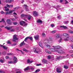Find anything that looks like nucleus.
<instances>
[{
    "label": "nucleus",
    "mask_w": 73,
    "mask_h": 73,
    "mask_svg": "<svg viewBox=\"0 0 73 73\" xmlns=\"http://www.w3.org/2000/svg\"><path fill=\"white\" fill-rule=\"evenodd\" d=\"M68 23H69V21H64V24H68Z\"/></svg>",
    "instance_id": "nucleus-29"
},
{
    "label": "nucleus",
    "mask_w": 73,
    "mask_h": 73,
    "mask_svg": "<svg viewBox=\"0 0 73 73\" xmlns=\"http://www.w3.org/2000/svg\"><path fill=\"white\" fill-rule=\"evenodd\" d=\"M13 1V0H6V3H11L12 1Z\"/></svg>",
    "instance_id": "nucleus-15"
},
{
    "label": "nucleus",
    "mask_w": 73,
    "mask_h": 73,
    "mask_svg": "<svg viewBox=\"0 0 73 73\" xmlns=\"http://www.w3.org/2000/svg\"><path fill=\"white\" fill-rule=\"evenodd\" d=\"M68 32L72 34H73V31L71 30H69L68 31Z\"/></svg>",
    "instance_id": "nucleus-17"
},
{
    "label": "nucleus",
    "mask_w": 73,
    "mask_h": 73,
    "mask_svg": "<svg viewBox=\"0 0 73 73\" xmlns=\"http://www.w3.org/2000/svg\"><path fill=\"white\" fill-rule=\"evenodd\" d=\"M1 21L3 22V23H5V20L4 19H2Z\"/></svg>",
    "instance_id": "nucleus-47"
},
{
    "label": "nucleus",
    "mask_w": 73,
    "mask_h": 73,
    "mask_svg": "<svg viewBox=\"0 0 73 73\" xmlns=\"http://www.w3.org/2000/svg\"><path fill=\"white\" fill-rule=\"evenodd\" d=\"M57 59L58 60H61L62 59V57L61 56H60L57 58Z\"/></svg>",
    "instance_id": "nucleus-30"
},
{
    "label": "nucleus",
    "mask_w": 73,
    "mask_h": 73,
    "mask_svg": "<svg viewBox=\"0 0 73 73\" xmlns=\"http://www.w3.org/2000/svg\"><path fill=\"white\" fill-rule=\"evenodd\" d=\"M56 72L57 73H61V69L59 68H57Z\"/></svg>",
    "instance_id": "nucleus-9"
},
{
    "label": "nucleus",
    "mask_w": 73,
    "mask_h": 73,
    "mask_svg": "<svg viewBox=\"0 0 73 73\" xmlns=\"http://www.w3.org/2000/svg\"><path fill=\"white\" fill-rule=\"evenodd\" d=\"M31 69H32V70H33L35 69V68H34L33 67H31Z\"/></svg>",
    "instance_id": "nucleus-61"
},
{
    "label": "nucleus",
    "mask_w": 73,
    "mask_h": 73,
    "mask_svg": "<svg viewBox=\"0 0 73 73\" xmlns=\"http://www.w3.org/2000/svg\"><path fill=\"white\" fill-rule=\"evenodd\" d=\"M0 62H2V63H3V62H4V61H3V60H2V59H1L0 60Z\"/></svg>",
    "instance_id": "nucleus-52"
},
{
    "label": "nucleus",
    "mask_w": 73,
    "mask_h": 73,
    "mask_svg": "<svg viewBox=\"0 0 73 73\" xmlns=\"http://www.w3.org/2000/svg\"><path fill=\"white\" fill-rule=\"evenodd\" d=\"M64 67L65 68V69H68V66H67L66 65L64 66Z\"/></svg>",
    "instance_id": "nucleus-39"
},
{
    "label": "nucleus",
    "mask_w": 73,
    "mask_h": 73,
    "mask_svg": "<svg viewBox=\"0 0 73 73\" xmlns=\"http://www.w3.org/2000/svg\"><path fill=\"white\" fill-rule=\"evenodd\" d=\"M27 16V15H24V14H22L21 15V17H26V16Z\"/></svg>",
    "instance_id": "nucleus-22"
},
{
    "label": "nucleus",
    "mask_w": 73,
    "mask_h": 73,
    "mask_svg": "<svg viewBox=\"0 0 73 73\" xmlns=\"http://www.w3.org/2000/svg\"><path fill=\"white\" fill-rule=\"evenodd\" d=\"M39 45L40 46H42V44H41V42H39Z\"/></svg>",
    "instance_id": "nucleus-40"
},
{
    "label": "nucleus",
    "mask_w": 73,
    "mask_h": 73,
    "mask_svg": "<svg viewBox=\"0 0 73 73\" xmlns=\"http://www.w3.org/2000/svg\"><path fill=\"white\" fill-rule=\"evenodd\" d=\"M69 52L71 53H73V51L70 50L69 51Z\"/></svg>",
    "instance_id": "nucleus-45"
},
{
    "label": "nucleus",
    "mask_w": 73,
    "mask_h": 73,
    "mask_svg": "<svg viewBox=\"0 0 73 73\" xmlns=\"http://www.w3.org/2000/svg\"><path fill=\"white\" fill-rule=\"evenodd\" d=\"M0 73H5V71L2 70H0Z\"/></svg>",
    "instance_id": "nucleus-41"
},
{
    "label": "nucleus",
    "mask_w": 73,
    "mask_h": 73,
    "mask_svg": "<svg viewBox=\"0 0 73 73\" xmlns=\"http://www.w3.org/2000/svg\"><path fill=\"white\" fill-rule=\"evenodd\" d=\"M25 44V43H24V41H23V42H22L21 44H20V46H23V45H24Z\"/></svg>",
    "instance_id": "nucleus-16"
},
{
    "label": "nucleus",
    "mask_w": 73,
    "mask_h": 73,
    "mask_svg": "<svg viewBox=\"0 0 73 73\" xmlns=\"http://www.w3.org/2000/svg\"><path fill=\"white\" fill-rule=\"evenodd\" d=\"M36 21L38 23H40V24H42V21L41 19H38Z\"/></svg>",
    "instance_id": "nucleus-12"
},
{
    "label": "nucleus",
    "mask_w": 73,
    "mask_h": 73,
    "mask_svg": "<svg viewBox=\"0 0 73 73\" xmlns=\"http://www.w3.org/2000/svg\"><path fill=\"white\" fill-rule=\"evenodd\" d=\"M45 51L46 53H49V54H51V52L49 51V50H46Z\"/></svg>",
    "instance_id": "nucleus-25"
},
{
    "label": "nucleus",
    "mask_w": 73,
    "mask_h": 73,
    "mask_svg": "<svg viewBox=\"0 0 73 73\" xmlns=\"http://www.w3.org/2000/svg\"><path fill=\"white\" fill-rule=\"evenodd\" d=\"M10 8H13V5H10Z\"/></svg>",
    "instance_id": "nucleus-55"
},
{
    "label": "nucleus",
    "mask_w": 73,
    "mask_h": 73,
    "mask_svg": "<svg viewBox=\"0 0 73 73\" xmlns=\"http://www.w3.org/2000/svg\"><path fill=\"white\" fill-rule=\"evenodd\" d=\"M33 15H34V16H37L38 15V14L37 12L36 11H34L33 12Z\"/></svg>",
    "instance_id": "nucleus-7"
},
{
    "label": "nucleus",
    "mask_w": 73,
    "mask_h": 73,
    "mask_svg": "<svg viewBox=\"0 0 73 73\" xmlns=\"http://www.w3.org/2000/svg\"><path fill=\"white\" fill-rule=\"evenodd\" d=\"M50 50L51 52H55V49L53 48H50Z\"/></svg>",
    "instance_id": "nucleus-24"
},
{
    "label": "nucleus",
    "mask_w": 73,
    "mask_h": 73,
    "mask_svg": "<svg viewBox=\"0 0 73 73\" xmlns=\"http://www.w3.org/2000/svg\"><path fill=\"white\" fill-rule=\"evenodd\" d=\"M65 4H67L68 3V1H67L66 0H65Z\"/></svg>",
    "instance_id": "nucleus-43"
},
{
    "label": "nucleus",
    "mask_w": 73,
    "mask_h": 73,
    "mask_svg": "<svg viewBox=\"0 0 73 73\" xmlns=\"http://www.w3.org/2000/svg\"><path fill=\"white\" fill-rule=\"evenodd\" d=\"M71 24H72V25H73V20H72L71 22Z\"/></svg>",
    "instance_id": "nucleus-64"
},
{
    "label": "nucleus",
    "mask_w": 73,
    "mask_h": 73,
    "mask_svg": "<svg viewBox=\"0 0 73 73\" xmlns=\"http://www.w3.org/2000/svg\"><path fill=\"white\" fill-rule=\"evenodd\" d=\"M23 50L25 52H28V50H27L26 49L23 48Z\"/></svg>",
    "instance_id": "nucleus-36"
},
{
    "label": "nucleus",
    "mask_w": 73,
    "mask_h": 73,
    "mask_svg": "<svg viewBox=\"0 0 73 73\" xmlns=\"http://www.w3.org/2000/svg\"><path fill=\"white\" fill-rule=\"evenodd\" d=\"M52 47H53L55 49H59L61 48V46L59 45L52 46Z\"/></svg>",
    "instance_id": "nucleus-4"
},
{
    "label": "nucleus",
    "mask_w": 73,
    "mask_h": 73,
    "mask_svg": "<svg viewBox=\"0 0 73 73\" xmlns=\"http://www.w3.org/2000/svg\"><path fill=\"white\" fill-rule=\"evenodd\" d=\"M58 42H62V38H60V39L59 40Z\"/></svg>",
    "instance_id": "nucleus-37"
},
{
    "label": "nucleus",
    "mask_w": 73,
    "mask_h": 73,
    "mask_svg": "<svg viewBox=\"0 0 73 73\" xmlns=\"http://www.w3.org/2000/svg\"><path fill=\"white\" fill-rule=\"evenodd\" d=\"M64 0H60V3H62V1H64Z\"/></svg>",
    "instance_id": "nucleus-60"
},
{
    "label": "nucleus",
    "mask_w": 73,
    "mask_h": 73,
    "mask_svg": "<svg viewBox=\"0 0 73 73\" xmlns=\"http://www.w3.org/2000/svg\"><path fill=\"white\" fill-rule=\"evenodd\" d=\"M70 39H71L70 37L69 36L64 38V40L65 41H69V40H70Z\"/></svg>",
    "instance_id": "nucleus-5"
},
{
    "label": "nucleus",
    "mask_w": 73,
    "mask_h": 73,
    "mask_svg": "<svg viewBox=\"0 0 73 73\" xmlns=\"http://www.w3.org/2000/svg\"><path fill=\"white\" fill-rule=\"evenodd\" d=\"M17 44V43H14L13 44H12V46H15V45H16Z\"/></svg>",
    "instance_id": "nucleus-44"
},
{
    "label": "nucleus",
    "mask_w": 73,
    "mask_h": 73,
    "mask_svg": "<svg viewBox=\"0 0 73 73\" xmlns=\"http://www.w3.org/2000/svg\"><path fill=\"white\" fill-rule=\"evenodd\" d=\"M29 38L30 39L31 41H32L33 40V38H32V36H29Z\"/></svg>",
    "instance_id": "nucleus-38"
},
{
    "label": "nucleus",
    "mask_w": 73,
    "mask_h": 73,
    "mask_svg": "<svg viewBox=\"0 0 73 73\" xmlns=\"http://www.w3.org/2000/svg\"><path fill=\"white\" fill-rule=\"evenodd\" d=\"M40 69H37L35 71V73H37V72H40Z\"/></svg>",
    "instance_id": "nucleus-35"
},
{
    "label": "nucleus",
    "mask_w": 73,
    "mask_h": 73,
    "mask_svg": "<svg viewBox=\"0 0 73 73\" xmlns=\"http://www.w3.org/2000/svg\"><path fill=\"white\" fill-rule=\"evenodd\" d=\"M14 11H15V10H14L9 11V14H11V13H12V12H13Z\"/></svg>",
    "instance_id": "nucleus-26"
},
{
    "label": "nucleus",
    "mask_w": 73,
    "mask_h": 73,
    "mask_svg": "<svg viewBox=\"0 0 73 73\" xmlns=\"http://www.w3.org/2000/svg\"><path fill=\"white\" fill-rule=\"evenodd\" d=\"M38 35H36V36H34V38L35 40H38Z\"/></svg>",
    "instance_id": "nucleus-21"
},
{
    "label": "nucleus",
    "mask_w": 73,
    "mask_h": 73,
    "mask_svg": "<svg viewBox=\"0 0 73 73\" xmlns=\"http://www.w3.org/2000/svg\"><path fill=\"white\" fill-rule=\"evenodd\" d=\"M56 52H57V53H60V54L64 53V51L61 50H56Z\"/></svg>",
    "instance_id": "nucleus-6"
},
{
    "label": "nucleus",
    "mask_w": 73,
    "mask_h": 73,
    "mask_svg": "<svg viewBox=\"0 0 73 73\" xmlns=\"http://www.w3.org/2000/svg\"><path fill=\"white\" fill-rule=\"evenodd\" d=\"M42 35L43 37H45V36H46L45 34L44 33H43L42 34Z\"/></svg>",
    "instance_id": "nucleus-46"
},
{
    "label": "nucleus",
    "mask_w": 73,
    "mask_h": 73,
    "mask_svg": "<svg viewBox=\"0 0 73 73\" xmlns=\"http://www.w3.org/2000/svg\"><path fill=\"white\" fill-rule=\"evenodd\" d=\"M25 24V22L24 21H21L20 22V24L21 25H23V24Z\"/></svg>",
    "instance_id": "nucleus-18"
},
{
    "label": "nucleus",
    "mask_w": 73,
    "mask_h": 73,
    "mask_svg": "<svg viewBox=\"0 0 73 73\" xmlns=\"http://www.w3.org/2000/svg\"><path fill=\"white\" fill-rule=\"evenodd\" d=\"M11 20H12V21H15V19L14 18L11 19Z\"/></svg>",
    "instance_id": "nucleus-50"
},
{
    "label": "nucleus",
    "mask_w": 73,
    "mask_h": 73,
    "mask_svg": "<svg viewBox=\"0 0 73 73\" xmlns=\"http://www.w3.org/2000/svg\"><path fill=\"white\" fill-rule=\"evenodd\" d=\"M13 38V41H14V42H16V40H18V38H17V35H14Z\"/></svg>",
    "instance_id": "nucleus-3"
},
{
    "label": "nucleus",
    "mask_w": 73,
    "mask_h": 73,
    "mask_svg": "<svg viewBox=\"0 0 73 73\" xmlns=\"http://www.w3.org/2000/svg\"><path fill=\"white\" fill-rule=\"evenodd\" d=\"M40 65H41V64H36V66H40Z\"/></svg>",
    "instance_id": "nucleus-54"
},
{
    "label": "nucleus",
    "mask_w": 73,
    "mask_h": 73,
    "mask_svg": "<svg viewBox=\"0 0 73 73\" xmlns=\"http://www.w3.org/2000/svg\"><path fill=\"white\" fill-rule=\"evenodd\" d=\"M3 48L4 49H5L6 50V49H8V47H6L5 46H3Z\"/></svg>",
    "instance_id": "nucleus-32"
},
{
    "label": "nucleus",
    "mask_w": 73,
    "mask_h": 73,
    "mask_svg": "<svg viewBox=\"0 0 73 73\" xmlns=\"http://www.w3.org/2000/svg\"><path fill=\"white\" fill-rule=\"evenodd\" d=\"M60 27H62V28H64V29H66L67 28V27L66 26H60Z\"/></svg>",
    "instance_id": "nucleus-27"
},
{
    "label": "nucleus",
    "mask_w": 73,
    "mask_h": 73,
    "mask_svg": "<svg viewBox=\"0 0 73 73\" xmlns=\"http://www.w3.org/2000/svg\"><path fill=\"white\" fill-rule=\"evenodd\" d=\"M46 45V47L47 48H50V46L48 45Z\"/></svg>",
    "instance_id": "nucleus-34"
},
{
    "label": "nucleus",
    "mask_w": 73,
    "mask_h": 73,
    "mask_svg": "<svg viewBox=\"0 0 73 73\" xmlns=\"http://www.w3.org/2000/svg\"><path fill=\"white\" fill-rule=\"evenodd\" d=\"M48 58L49 59H50L51 58V56H48Z\"/></svg>",
    "instance_id": "nucleus-59"
},
{
    "label": "nucleus",
    "mask_w": 73,
    "mask_h": 73,
    "mask_svg": "<svg viewBox=\"0 0 73 73\" xmlns=\"http://www.w3.org/2000/svg\"><path fill=\"white\" fill-rule=\"evenodd\" d=\"M60 38V35H57L55 36V38L56 39H58Z\"/></svg>",
    "instance_id": "nucleus-20"
},
{
    "label": "nucleus",
    "mask_w": 73,
    "mask_h": 73,
    "mask_svg": "<svg viewBox=\"0 0 73 73\" xmlns=\"http://www.w3.org/2000/svg\"><path fill=\"white\" fill-rule=\"evenodd\" d=\"M63 35L65 37H68V36H70L69 35L66 33H64L63 34Z\"/></svg>",
    "instance_id": "nucleus-13"
},
{
    "label": "nucleus",
    "mask_w": 73,
    "mask_h": 73,
    "mask_svg": "<svg viewBox=\"0 0 73 73\" xmlns=\"http://www.w3.org/2000/svg\"><path fill=\"white\" fill-rule=\"evenodd\" d=\"M7 44H10V43H11V42H10V41L9 40H8L7 42Z\"/></svg>",
    "instance_id": "nucleus-53"
},
{
    "label": "nucleus",
    "mask_w": 73,
    "mask_h": 73,
    "mask_svg": "<svg viewBox=\"0 0 73 73\" xmlns=\"http://www.w3.org/2000/svg\"><path fill=\"white\" fill-rule=\"evenodd\" d=\"M13 24H14V25H17V22H13Z\"/></svg>",
    "instance_id": "nucleus-42"
},
{
    "label": "nucleus",
    "mask_w": 73,
    "mask_h": 73,
    "mask_svg": "<svg viewBox=\"0 0 73 73\" xmlns=\"http://www.w3.org/2000/svg\"><path fill=\"white\" fill-rule=\"evenodd\" d=\"M17 70H20L19 69H17V68H15V71H17Z\"/></svg>",
    "instance_id": "nucleus-58"
},
{
    "label": "nucleus",
    "mask_w": 73,
    "mask_h": 73,
    "mask_svg": "<svg viewBox=\"0 0 73 73\" xmlns=\"http://www.w3.org/2000/svg\"><path fill=\"white\" fill-rule=\"evenodd\" d=\"M6 6H7V7H8V8H10V5L8 4L6 5Z\"/></svg>",
    "instance_id": "nucleus-49"
},
{
    "label": "nucleus",
    "mask_w": 73,
    "mask_h": 73,
    "mask_svg": "<svg viewBox=\"0 0 73 73\" xmlns=\"http://www.w3.org/2000/svg\"><path fill=\"white\" fill-rule=\"evenodd\" d=\"M56 33V31H52V33Z\"/></svg>",
    "instance_id": "nucleus-56"
},
{
    "label": "nucleus",
    "mask_w": 73,
    "mask_h": 73,
    "mask_svg": "<svg viewBox=\"0 0 73 73\" xmlns=\"http://www.w3.org/2000/svg\"><path fill=\"white\" fill-rule=\"evenodd\" d=\"M12 28V27H5V28H7V29L8 30H10V29H11V28Z\"/></svg>",
    "instance_id": "nucleus-28"
},
{
    "label": "nucleus",
    "mask_w": 73,
    "mask_h": 73,
    "mask_svg": "<svg viewBox=\"0 0 73 73\" xmlns=\"http://www.w3.org/2000/svg\"><path fill=\"white\" fill-rule=\"evenodd\" d=\"M11 32H14L15 31V29H13L11 30Z\"/></svg>",
    "instance_id": "nucleus-62"
},
{
    "label": "nucleus",
    "mask_w": 73,
    "mask_h": 73,
    "mask_svg": "<svg viewBox=\"0 0 73 73\" xmlns=\"http://www.w3.org/2000/svg\"><path fill=\"white\" fill-rule=\"evenodd\" d=\"M29 70V66H27L26 68L24 69L25 71H27V70Z\"/></svg>",
    "instance_id": "nucleus-14"
},
{
    "label": "nucleus",
    "mask_w": 73,
    "mask_h": 73,
    "mask_svg": "<svg viewBox=\"0 0 73 73\" xmlns=\"http://www.w3.org/2000/svg\"><path fill=\"white\" fill-rule=\"evenodd\" d=\"M25 7V10H26V11H29V10L28 8V6L26 5H24Z\"/></svg>",
    "instance_id": "nucleus-10"
},
{
    "label": "nucleus",
    "mask_w": 73,
    "mask_h": 73,
    "mask_svg": "<svg viewBox=\"0 0 73 73\" xmlns=\"http://www.w3.org/2000/svg\"><path fill=\"white\" fill-rule=\"evenodd\" d=\"M7 24H12V22H11V20L8 19L7 21Z\"/></svg>",
    "instance_id": "nucleus-11"
},
{
    "label": "nucleus",
    "mask_w": 73,
    "mask_h": 73,
    "mask_svg": "<svg viewBox=\"0 0 73 73\" xmlns=\"http://www.w3.org/2000/svg\"><path fill=\"white\" fill-rule=\"evenodd\" d=\"M5 10L6 11H9V9L7 8V7H5Z\"/></svg>",
    "instance_id": "nucleus-33"
},
{
    "label": "nucleus",
    "mask_w": 73,
    "mask_h": 73,
    "mask_svg": "<svg viewBox=\"0 0 73 73\" xmlns=\"http://www.w3.org/2000/svg\"><path fill=\"white\" fill-rule=\"evenodd\" d=\"M31 17H32L31 16V15H27V16H26V17H27V18H28L29 20H31Z\"/></svg>",
    "instance_id": "nucleus-8"
},
{
    "label": "nucleus",
    "mask_w": 73,
    "mask_h": 73,
    "mask_svg": "<svg viewBox=\"0 0 73 73\" xmlns=\"http://www.w3.org/2000/svg\"><path fill=\"white\" fill-rule=\"evenodd\" d=\"M34 52L35 53H37L38 54H39L41 52V51L40 50H38L37 49H35V50H34Z\"/></svg>",
    "instance_id": "nucleus-2"
},
{
    "label": "nucleus",
    "mask_w": 73,
    "mask_h": 73,
    "mask_svg": "<svg viewBox=\"0 0 73 73\" xmlns=\"http://www.w3.org/2000/svg\"><path fill=\"white\" fill-rule=\"evenodd\" d=\"M29 38V37H27L24 40L25 41H27V40H28V39Z\"/></svg>",
    "instance_id": "nucleus-31"
},
{
    "label": "nucleus",
    "mask_w": 73,
    "mask_h": 73,
    "mask_svg": "<svg viewBox=\"0 0 73 73\" xmlns=\"http://www.w3.org/2000/svg\"><path fill=\"white\" fill-rule=\"evenodd\" d=\"M13 54L11 53H7V55H13Z\"/></svg>",
    "instance_id": "nucleus-48"
},
{
    "label": "nucleus",
    "mask_w": 73,
    "mask_h": 73,
    "mask_svg": "<svg viewBox=\"0 0 73 73\" xmlns=\"http://www.w3.org/2000/svg\"><path fill=\"white\" fill-rule=\"evenodd\" d=\"M13 9H15H15H18V7H15V8H14Z\"/></svg>",
    "instance_id": "nucleus-63"
},
{
    "label": "nucleus",
    "mask_w": 73,
    "mask_h": 73,
    "mask_svg": "<svg viewBox=\"0 0 73 73\" xmlns=\"http://www.w3.org/2000/svg\"><path fill=\"white\" fill-rule=\"evenodd\" d=\"M27 62L28 63H30V64H32V62H33V61H30V60L29 59H28L27 60Z\"/></svg>",
    "instance_id": "nucleus-23"
},
{
    "label": "nucleus",
    "mask_w": 73,
    "mask_h": 73,
    "mask_svg": "<svg viewBox=\"0 0 73 73\" xmlns=\"http://www.w3.org/2000/svg\"><path fill=\"white\" fill-rule=\"evenodd\" d=\"M58 19H61V17L60 15H59L58 17Z\"/></svg>",
    "instance_id": "nucleus-51"
},
{
    "label": "nucleus",
    "mask_w": 73,
    "mask_h": 73,
    "mask_svg": "<svg viewBox=\"0 0 73 73\" xmlns=\"http://www.w3.org/2000/svg\"><path fill=\"white\" fill-rule=\"evenodd\" d=\"M1 14H4V11H2L1 12Z\"/></svg>",
    "instance_id": "nucleus-57"
},
{
    "label": "nucleus",
    "mask_w": 73,
    "mask_h": 73,
    "mask_svg": "<svg viewBox=\"0 0 73 73\" xmlns=\"http://www.w3.org/2000/svg\"><path fill=\"white\" fill-rule=\"evenodd\" d=\"M42 61L44 62V64L47 63V61H46L45 59H43Z\"/></svg>",
    "instance_id": "nucleus-19"
},
{
    "label": "nucleus",
    "mask_w": 73,
    "mask_h": 73,
    "mask_svg": "<svg viewBox=\"0 0 73 73\" xmlns=\"http://www.w3.org/2000/svg\"><path fill=\"white\" fill-rule=\"evenodd\" d=\"M14 58L13 62L12 61H9V64H15V63H17V59L16 57L15 56L14 57Z\"/></svg>",
    "instance_id": "nucleus-1"
}]
</instances>
